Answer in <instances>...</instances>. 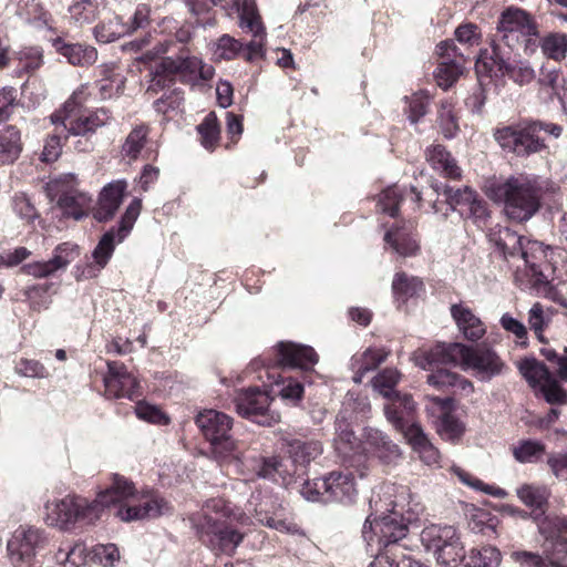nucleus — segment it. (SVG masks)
Wrapping results in <instances>:
<instances>
[{
  "label": "nucleus",
  "instance_id": "obj_30",
  "mask_svg": "<svg viewBox=\"0 0 567 567\" xmlns=\"http://www.w3.org/2000/svg\"><path fill=\"white\" fill-rule=\"evenodd\" d=\"M405 439L419 454L421 461L429 465H437L440 461L439 450L430 442L419 424H411L405 431Z\"/></svg>",
  "mask_w": 567,
  "mask_h": 567
},
{
  "label": "nucleus",
  "instance_id": "obj_37",
  "mask_svg": "<svg viewBox=\"0 0 567 567\" xmlns=\"http://www.w3.org/2000/svg\"><path fill=\"white\" fill-rule=\"evenodd\" d=\"M103 9V0H80L69 7V13L71 20L82 27L94 22Z\"/></svg>",
  "mask_w": 567,
  "mask_h": 567
},
{
  "label": "nucleus",
  "instance_id": "obj_6",
  "mask_svg": "<svg viewBox=\"0 0 567 567\" xmlns=\"http://www.w3.org/2000/svg\"><path fill=\"white\" fill-rule=\"evenodd\" d=\"M487 237L505 259L518 258L522 260L524 266L529 268L535 284L547 282L539 265V261L546 257L542 243L529 240L509 227L501 225L491 228Z\"/></svg>",
  "mask_w": 567,
  "mask_h": 567
},
{
  "label": "nucleus",
  "instance_id": "obj_38",
  "mask_svg": "<svg viewBox=\"0 0 567 567\" xmlns=\"http://www.w3.org/2000/svg\"><path fill=\"white\" fill-rule=\"evenodd\" d=\"M517 497L527 507L539 509L542 514L548 504L550 491L545 485L523 484L516 489Z\"/></svg>",
  "mask_w": 567,
  "mask_h": 567
},
{
  "label": "nucleus",
  "instance_id": "obj_21",
  "mask_svg": "<svg viewBox=\"0 0 567 567\" xmlns=\"http://www.w3.org/2000/svg\"><path fill=\"white\" fill-rule=\"evenodd\" d=\"M492 64L489 71L499 72L508 75L515 83L525 85L535 79V71L527 61H509V51L501 48L497 43L493 47V53L489 56Z\"/></svg>",
  "mask_w": 567,
  "mask_h": 567
},
{
  "label": "nucleus",
  "instance_id": "obj_41",
  "mask_svg": "<svg viewBox=\"0 0 567 567\" xmlns=\"http://www.w3.org/2000/svg\"><path fill=\"white\" fill-rule=\"evenodd\" d=\"M333 442L336 450L342 455H348L359 446V439L355 436L344 416H337L336 437Z\"/></svg>",
  "mask_w": 567,
  "mask_h": 567
},
{
  "label": "nucleus",
  "instance_id": "obj_45",
  "mask_svg": "<svg viewBox=\"0 0 567 567\" xmlns=\"http://www.w3.org/2000/svg\"><path fill=\"white\" fill-rule=\"evenodd\" d=\"M539 45L545 56L560 61L565 59L567 53V34L549 33L540 39Z\"/></svg>",
  "mask_w": 567,
  "mask_h": 567
},
{
  "label": "nucleus",
  "instance_id": "obj_23",
  "mask_svg": "<svg viewBox=\"0 0 567 567\" xmlns=\"http://www.w3.org/2000/svg\"><path fill=\"white\" fill-rule=\"evenodd\" d=\"M126 189L127 182L125 179L113 181L105 185L100 193L94 218L99 221L112 219L124 199Z\"/></svg>",
  "mask_w": 567,
  "mask_h": 567
},
{
  "label": "nucleus",
  "instance_id": "obj_39",
  "mask_svg": "<svg viewBox=\"0 0 567 567\" xmlns=\"http://www.w3.org/2000/svg\"><path fill=\"white\" fill-rule=\"evenodd\" d=\"M18 68L16 75H31L44 64L43 49L40 47H25L17 52Z\"/></svg>",
  "mask_w": 567,
  "mask_h": 567
},
{
  "label": "nucleus",
  "instance_id": "obj_14",
  "mask_svg": "<svg viewBox=\"0 0 567 567\" xmlns=\"http://www.w3.org/2000/svg\"><path fill=\"white\" fill-rule=\"evenodd\" d=\"M494 137L503 150L522 157L540 153L546 148L532 121L499 127L494 132Z\"/></svg>",
  "mask_w": 567,
  "mask_h": 567
},
{
  "label": "nucleus",
  "instance_id": "obj_19",
  "mask_svg": "<svg viewBox=\"0 0 567 567\" xmlns=\"http://www.w3.org/2000/svg\"><path fill=\"white\" fill-rule=\"evenodd\" d=\"M75 184L76 177L69 174L55 179L50 186V192L60 193L58 205L65 216L80 220L86 216L92 198L89 194L75 188Z\"/></svg>",
  "mask_w": 567,
  "mask_h": 567
},
{
  "label": "nucleus",
  "instance_id": "obj_36",
  "mask_svg": "<svg viewBox=\"0 0 567 567\" xmlns=\"http://www.w3.org/2000/svg\"><path fill=\"white\" fill-rule=\"evenodd\" d=\"M287 446L288 453L292 458L293 463L303 467L309 465L323 452L321 442L317 440H291L287 441Z\"/></svg>",
  "mask_w": 567,
  "mask_h": 567
},
{
  "label": "nucleus",
  "instance_id": "obj_54",
  "mask_svg": "<svg viewBox=\"0 0 567 567\" xmlns=\"http://www.w3.org/2000/svg\"><path fill=\"white\" fill-rule=\"evenodd\" d=\"M545 445L538 441L526 440L513 449V455L519 463H534L542 457Z\"/></svg>",
  "mask_w": 567,
  "mask_h": 567
},
{
  "label": "nucleus",
  "instance_id": "obj_22",
  "mask_svg": "<svg viewBox=\"0 0 567 567\" xmlns=\"http://www.w3.org/2000/svg\"><path fill=\"white\" fill-rule=\"evenodd\" d=\"M276 351L277 361L284 368L311 370L318 362V354L309 346L281 341Z\"/></svg>",
  "mask_w": 567,
  "mask_h": 567
},
{
  "label": "nucleus",
  "instance_id": "obj_32",
  "mask_svg": "<svg viewBox=\"0 0 567 567\" xmlns=\"http://www.w3.org/2000/svg\"><path fill=\"white\" fill-rule=\"evenodd\" d=\"M225 12L228 17L237 13L239 18V27L251 32L254 38L265 34L266 30L261 22V17L259 16L255 0H244L241 4L240 0H237V6L235 8H229V10Z\"/></svg>",
  "mask_w": 567,
  "mask_h": 567
},
{
  "label": "nucleus",
  "instance_id": "obj_51",
  "mask_svg": "<svg viewBox=\"0 0 567 567\" xmlns=\"http://www.w3.org/2000/svg\"><path fill=\"white\" fill-rule=\"evenodd\" d=\"M202 144L206 150H213L219 140L220 127L214 112L208 113L197 126Z\"/></svg>",
  "mask_w": 567,
  "mask_h": 567
},
{
  "label": "nucleus",
  "instance_id": "obj_43",
  "mask_svg": "<svg viewBox=\"0 0 567 567\" xmlns=\"http://www.w3.org/2000/svg\"><path fill=\"white\" fill-rule=\"evenodd\" d=\"M127 33L130 28L120 17H113L94 28L95 39L101 43L113 42Z\"/></svg>",
  "mask_w": 567,
  "mask_h": 567
},
{
  "label": "nucleus",
  "instance_id": "obj_25",
  "mask_svg": "<svg viewBox=\"0 0 567 567\" xmlns=\"http://www.w3.org/2000/svg\"><path fill=\"white\" fill-rule=\"evenodd\" d=\"M51 123L54 125L53 133L50 134L43 146L42 161L47 163L54 162L59 158L62 152L63 143L72 136L69 131L68 120L69 116L63 115L61 112H54L50 116Z\"/></svg>",
  "mask_w": 567,
  "mask_h": 567
},
{
  "label": "nucleus",
  "instance_id": "obj_31",
  "mask_svg": "<svg viewBox=\"0 0 567 567\" xmlns=\"http://www.w3.org/2000/svg\"><path fill=\"white\" fill-rule=\"evenodd\" d=\"M111 118V112L105 107H100L89 115H83L78 118L69 116L66 123L72 136H86L89 134H93L97 128L109 124Z\"/></svg>",
  "mask_w": 567,
  "mask_h": 567
},
{
  "label": "nucleus",
  "instance_id": "obj_60",
  "mask_svg": "<svg viewBox=\"0 0 567 567\" xmlns=\"http://www.w3.org/2000/svg\"><path fill=\"white\" fill-rule=\"evenodd\" d=\"M402 200L401 192L396 186L389 187L379 195L378 205L382 213L396 217Z\"/></svg>",
  "mask_w": 567,
  "mask_h": 567
},
{
  "label": "nucleus",
  "instance_id": "obj_1",
  "mask_svg": "<svg viewBox=\"0 0 567 567\" xmlns=\"http://www.w3.org/2000/svg\"><path fill=\"white\" fill-rule=\"evenodd\" d=\"M388 512L383 516L369 515L362 536L371 547L377 542V550H393L398 554L403 548L399 542L406 537L409 525L419 519L423 506L414 499L408 487L401 486Z\"/></svg>",
  "mask_w": 567,
  "mask_h": 567
},
{
  "label": "nucleus",
  "instance_id": "obj_35",
  "mask_svg": "<svg viewBox=\"0 0 567 567\" xmlns=\"http://www.w3.org/2000/svg\"><path fill=\"white\" fill-rule=\"evenodd\" d=\"M22 152V142L20 131L8 125L0 130V165L14 163Z\"/></svg>",
  "mask_w": 567,
  "mask_h": 567
},
{
  "label": "nucleus",
  "instance_id": "obj_56",
  "mask_svg": "<svg viewBox=\"0 0 567 567\" xmlns=\"http://www.w3.org/2000/svg\"><path fill=\"white\" fill-rule=\"evenodd\" d=\"M475 194L476 193L467 186L464 188H454L445 185L443 188V195L445 196L447 204L454 210L460 209L462 214L464 213V208L467 204L473 200Z\"/></svg>",
  "mask_w": 567,
  "mask_h": 567
},
{
  "label": "nucleus",
  "instance_id": "obj_34",
  "mask_svg": "<svg viewBox=\"0 0 567 567\" xmlns=\"http://www.w3.org/2000/svg\"><path fill=\"white\" fill-rule=\"evenodd\" d=\"M412 225L409 227H395L385 233L384 240L392 249L404 257L417 254L420 246L411 234Z\"/></svg>",
  "mask_w": 567,
  "mask_h": 567
},
{
  "label": "nucleus",
  "instance_id": "obj_24",
  "mask_svg": "<svg viewBox=\"0 0 567 567\" xmlns=\"http://www.w3.org/2000/svg\"><path fill=\"white\" fill-rule=\"evenodd\" d=\"M539 532L550 544L549 549L558 560L567 557V517L545 518L539 525Z\"/></svg>",
  "mask_w": 567,
  "mask_h": 567
},
{
  "label": "nucleus",
  "instance_id": "obj_27",
  "mask_svg": "<svg viewBox=\"0 0 567 567\" xmlns=\"http://www.w3.org/2000/svg\"><path fill=\"white\" fill-rule=\"evenodd\" d=\"M52 45L72 65L89 66L97 60V51L91 45L66 43L61 38L54 39Z\"/></svg>",
  "mask_w": 567,
  "mask_h": 567
},
{
  "label": "nucleus",
  "instance_id": "obj_2",
  "mask_svg": "<svg viewBox=\"0 0 567 567\" xmlns=\"http://www.w3.org/2000/svg\"><path fill=\"white\" fill-rule=\"evenodd\" d=\"M131 485L118 474H114L112 484L97 497L89 502L80 496L68 495L61 499L49 501L44 505V520L49 526L68 530L78 522L92 524L101 517L104 508H111L114 499L131 494Z\"/></svg>",
  "mask_w": 567,
  "mask_h": 567
},
{
  "label": "nucleus",
  "instance_id": "obj_11",
  "mask_svg": "<svg viewBox=\"0 0 567 567\" xmlns=\"http://www.w3.org/2000/svg\"><path fill=\"white\" fill-rule=\"evenodd\" d=\"M537 35V25L529 13L518 8H508L499 17L492 48L499 43L501 48L505 45L513 50L523 39H526L527 47L532 38Z\"/></svg>",
  "mask_w": 567,
  "mask_h": 567
},
{
  "label": "nucleus",
  "instance_id": "obj_9",
  "mask_svg": "<svg viewBox=\"0 0 567 567\" xmlns=\"http://www.w3.org/2000/svg\"><path fill=\"white\" fill-rule=\"evenodd\" d=\"M421 542L442 566L454 567L465 558L464 545L457 530L451 525L426 526L421 532Z\"/></svg>",
  "mask_w": 567,
  "mask_h": 567
},
{
  "label": "nucleus",
  "instance_id": "obj_3",
  "mask_svg": "<svg viewBox=\"0 0 567 567\" xmlns=\"http://www.w3.org/2000/svg\"><path fill=\"white\" fill-rule=\"evenodd\" d=\"M415 365L431 369L435 362L460 363L465 371L472 370L481 381H489L507 369L505 362L492 349L486 347H468L462 343H437L427 351L413 354Z\"/></svg>",
  "mask_w": 567,
  "mask_h": 567
},
{
  "label": "nucleus",
  "instance_id": "obj_46",
  "mask_svg": "<svg viewBox=\"0 0 567 567\" xmlns=\"http://www.w3.org/2000/svg\"><path fill=\"white\" fill-rule=\"evenodd\" d=\"M437 122L444 137L453 138L456 136L460 127L454 112V104L451 100H444L441 102L437 112Z\"/></svg>",
  "mask_w": 567,
  "mask_h": 567
},
{
  "label": "nucleus",
  "instance_id": "obj_16",
  "mask_svg": "<svg viewBox=\"0 0 567 567\" xmlns=\"http://www.w3.org/2000/svg\"><path fill=\"white\" fill-rule=\"evenodd\" d=\"M272 399L266 391L249 388L234 399L237 413L262 426H271L280 421V414L270 409Z\"/></svg>",
  "mask_w": 567,
  "mask_h": 567
},
{
  "label": "nucleus",
  "instance_id": "obj_4",
  "mask_svg": "<svg viewBox=\"0 0 567 567\" xmlns=\"http://www.w3.org/2000/svg\"><path fill=\"white\" fill-rule=\"evenodd\" d=\"M230 515L231 509L224 499L212 498L189 520L204 545L216 554L230 556L245 537V533L231 524Z\"/></svg>",
  "mask_w": 567,
  "mask_h": 567
},
{
  "label": "nucleus",
  "instance_id": "obj_28",
  "mask_svg": "<svg viewBox=\"0 0 567 567\" xmlns=\"http://www.w3.org/2000/svg\"><path fill=\"white\" fill-rule=\"evenodd\" d=\"M389 403L384 405V414L386 420L393 426L405 435L406 429L410 426L405 422V416H409L415 408L414 401L410 394L394 393Z\"/></svg>",
  "mask_w": 567,
  "mask_h": 567
},
{
  "label": "nucleus",
  "instance_id": "obj_57",
  "mask_svg": "<svg viewBox=\"0 0 567 567\" xmlns=\"http://www.w3.org/2000/svg\"><path fill=\"white\" fill-rule=\"evenodd\" d=\"M80 255L79 246L73 243H62L53 251L51 261L56 271L65 269Z\"/></svg>",
  "mask_w": 567,
  "mask_h": 567
},
{
  "label": "nucleus",
  "instance_id": "obj_42",
  "mask_svg": "<svg viewBox=\"0 0 567 567\" xmlns=\"http://www.w3.org/2000/svg\"><path fill=\"white\" fill-rule=\"evenodd\" d=\"M86 557V547L82 543H64L55 553V559L62 567H82Z\"/></svg>",
  "mask_w": 567,
  "mask_h": 567
},
{
  "label": "nucleus",
  "instance_id": "obj_58",
  "mask_svg": "<svg viewBox=\"0 0 567 567\" xmlns=\"http://www.w3.org/2000/svg\"><path fill=\"white\" fill-rule=\"evenodd\" d=\"M243 49L244 43L229 34H223L216 42L214 54L220 60L229 61L241 54Z\"/></svg>",
  "mask_w": 567,
  "mask_h": 567
},
{
  "label": "nucleus",
  "instance_id": "obj_10",
  "mask_svg": "<svg viewBox=\"0 0 567 567\" xmlns=\"http://www.w3.org/2000/svg\"><path fill=\"white\" fill-rule=\"evenodd\" d=\"M142 208V200L134 198L127 206L124 215L121 218L117 229L111 228L100 239L99 244L92 252L93 262L83 270L84 278L95 277L96 274L103 269L111 259L116 244H120L130 234L134 223L140 216Z\"/></svg>",
  "mask_w": 567,
  "mask_h": 567
},
{
  "label": "nucleus",
  "instance_id": "obj_49",
  "mask_svg": "<svg viewBox=\"0 0 567 567\" xmlns=\"http://www.w3.org/2000/svg\"><path fill=\"white\" fill-rule=\"evenodd\" d=\"M463 66L460 61H441L434 71L436 83L443 90L450 89L460 78Z\"/></svg>",
  "mask_w": 567,
  "mask_h": 567
},
{
  "label": "nucleus",
  "instance_id": "obj_26",
  "mask_svg": "<svg viewBox=\"0 0 567 567\" xmlns=\"http://www.w3.org/2000/svg\"><path fill=\"white\" fill-rule=\"evenodd\" d=\"M451 316L465 339L477 341L486 333L483 321L464 303H454L450 308Z\"/></svg>",
  "mask_w": 567,
  "mask_h": 567
},
{
  "label": "nucleus",
  "instance_id": "obj_12",
  "mask_svg": "<svg viewBox=\"0 0 567 567\" xmlns=\"http://www.w3.org/2000/svg\"><path fill=\"white\" fill-rule=\"evenodd\" d=\"M196 424L215 454L225 457L237 450V442L231 436L233 419L226 413L205 410L196 416Z\"/></svg>",
  "mask_w": 567,
  "mask_h": 567
},
{
  "label": "nucleus",
  "instance_id": "obj_29",
  "mask_svg": "<svg viewBox=\"0 0 567 567\" xmlns=\"http://www.w3.org/2000/svg\"><path fill=\"white\" fill-rule=\"evenodd\" d=\"M364 442L369 451L384 463H390L401 456L400 447L393 443L386 434L378 429H365Z\"/></svg>",
  "mask_w": 567,
  "mask_h": 567
},
{
  "label": "nucleus",
  "instance_id": "obj_62",
  "mask_svg": "<svg viewBox=\"0 0 567 567\" xmlns=\"http://www.w3.org/2000/svg\"><path fill=\"white\" fill-rule=\"evenodd\" d=\"M540 354L548 361L558 378L567 382V355L557 353L556 350L550 347L542 348Z\"/></svg>",
  "mask_w": 567,
  "mask_h": 567
},
{
  "label": "nucleus",
  "instance_id": "obj_55",
  "mask_svg": "<svg viewBox=\"0 0 567 567\" xmlns=\"http://www.w3.org/2000/svg\"><path fill=\"white\" fill-rule=\"evenodd\" d=\"M464 431V424L455 415L446 413L440 419L437 432L443 440L455 442Z\"/></svg>",
  "mask_w": 567,
  "mask_h": 567
},
{
  "label": "nucleus",
  "instance_id": "obj_15",
  "mask_svg": "<svg viewBox=\"0 0 567 567\" xmlns=\"http://www.w3.org/2000/svg\"><path fill=\"white\" fill-rule=\"evenodd\" d=\"M519 372L533 389H538L550 404H566L567 391L555 379L549 368L535 358H526L518 364Z\"/></svg>",
  "mask_w": 567,
  "mask_h": 567
},
{
  "label": "nucleus",
  "instance_id": "obj_53",
  "mask_svg": "<svg viewBox=\"0 0 567 567\" xmlns=\"http://www.w3.org/2000/svg\"><path fill=\"white\" fill-rule=\"evenodd\" d=\"M147 134L148 128L145 125L133 128L122 146L123 155L131 159H136L145 145Z\"/></svg>",
  "mask_w": 567,
  "mask_h": 567
},
{
  "label": "nucleus",
  "instance_id": "obj_13",
  "mask_svg": "<svg viewBox=\"0 0 567 567\" xmlns=\"http://www.w3.org/2000/svg\"><path fill=\"white\" fill-rule=\"evenodd\" d=\"M199 66L200 59L189 55L186 49L181 50L176 58H163L151 72L152 79L147 92L157 94L159 91L171 86L177 75L182 79H192L197 75Z\"/></svg>",
  "mask_w": 567,
  "mask_h": 567
},
{
  "label": "nucleus",
  "instance_id": "obj_20",
  "mask_svg": "<svg viewBox=\"0 0 567 567\" xmlns=\"http://www.w3.org/2000/svg\"><path fill=\"white\" fill-rule=\"evenodd\" d=\"M104 377L105 393L109 398L136 400L143 395L141 383L121 362H109Z\"/></svg>",
  "mask_w": 567,
  "mask_h": 567
},
{
  "label": "nucleus",
  "instance_id": "obj_44",
  "mask_svg": "<svg viewBox=\"0 0 567 567\" xmlns=\"http://www.w3.org/2000/svg\"><path fill=\"white\" fill-rule=\"evenodd\" d=\"M464 559L466 567H498L502 556L496 547L485 546L481 549H472Z\"/></svg>",
  "mask_w": 567,
  "mask_h": 567
},
{
  "label": "nucleus",
  "instance_id": "obj_64",
  "mask_svg": "<svg viewBox=\"0 0 567 567\" xmlns=\"http://www.w3.org/2000/svg\"><path fill=\"white\" fill-rule=\"evenodd\" d=\"M136 416L154 424H167L168 417L156 406L138 402L135 406Z\"/></svg>",
  "mask_w": 567,
  "mask_h": 567
},
{
  "label": "nucleus",
  "instance_id": "obj_63",
  "mask_svg": "<svg viewBox=\"0 0 567 567\" xmlns=\"http://www.w3.org/2000/svg\"><path fill=\"white\" fill-rule=\"evenodd\" d=\"M408 103V117L411 123L415 124L427 112L429 99L426 95L417 93L411 97H405Z\"/></svg>",
  "mask_w": 567,
  "mask_h": 567
},
{
  "label": "nucleus",
  "instance_id": "obj_50",
  "mask_svg": "<svg viewBox=\"0 0 567 567\" xmlns=\"http://www.w3.org/2000/svg\"><path fill=\"white\" fill-rule=\"evenodd\" d=\"M392 289L395 296L410 298L423 291L424 285L423 281L416 277H409L404 272H398L393 279Z\"/></svg>",
  "mask_w": 567,
  "mask_h": 567
},
{
  "label": "nucleus",
  "instance_id": "obj_7",
  "mask_svg": "<svg viewBox=\"0 0 567 567\" xmlns=\"http://www.w3.org/2000/svg\"><path fill=\"white\" fill-rule=\"evenodd\" d=\"M131 485V494L122 499H114L111 507L115 516L123 522L157 518L172 511L169 503L154 491L137 492L134 484L122 476Z\"/></svg>",
  "mask_w": 567,
  "mask_h": 567
},
{
  "label": "nucleus",
  "instance_id": "obj_17",
  "mask_svg": "<svg viewBox=\"0 0 567 567\" xmlns=\"http://www.w3.org/2000/svg\"><path fill=\"white\" fill-rule=\"evenodd\" d=\"M47 537L35 527L20 526L8 542L7 549L11 563L17 567H30L38 550L44 548Z\"/></svg>",
  "mask_w": 567,
  "mask_h": 567
},
{
  "label": "nucleus",
  "instance_id": "obj_40",
  "mask_svg": "<svg viewBox=\"0 0 567 567\" xmlns=\"http://www.w3.org/2000/svg\"><path fill=\"white\" fill-rule=\"evenodd\" d=\"M547 557L538 553L527 550H514L511 553V559L519 567H567L560 560L553 556L551 549L546 547Z\"/></svg>",
  "mask_w": 567,
  "mask_h": 567
},
{
  "label": "nucleus",
  "instance_id": "obj_47",
  "mask_svg": "<svg viewBox=\"0 0 567 567\" xmlns=\"http://www.w3.org/2000/svg\"><path fill=\"white\" fill-rule=\"evenodd\" d=\"M389 352L384 349L368 348L360 354L351 358V369H361L363 371H373L388 358Z\"/></svg>",
  "mask_w": 567,
  "mask_h": 567
},
{
  "label": "nucleus",
  "instance_id": "obj_59",
  "mask_svg": "<svg viewBox=\"0 0 567 567\" xmlns=\"http://www.w3.org/2000/svg\"><path fill=\"white\" fill-rule=\"evenodd\" d=\"M470 527L474 533L482 534L488 538L496 536V518L485 511H480L472 516Z\"/></svg>",
  "mask_w": 567,
  "mask_h": 567
},
{
  "label": "nucleus",
  "instance_id": "obj_18",
  "mask_svg": "<svg viewBox=\"0 0 567 567\" xmlns=\"http://www.w3.org/2000/svg\"><path fill=\"white\" fill-rule=\"evenodd\" d=\"M254 517L262 525L287 534H296L299 528L286 507L272 495L252 497L250 501Z\"/></svg>",
  "mask_w": 567,
  "mask_h": 567
},
{
  "label": "nucleus",
  "instance_id": "obj_5",
  "mask_svg": "<svg viewBox=\"0 0 567 567\" xmlns=\"http://www.w3.org/2000/svg\"><path fill=\"white\" fill-rule=\"evenodd\" d=\"M489 196L504 203V212L509 219L523 223L539 210L543 187L538 177L522 174L493 184Z\"/></svg>",
  "mask_w": 567,
  "mask_h": 567
},
{
  "label": "nucleus",
  "instance_id": "obj_48",
  "mask_svg": "<svg viewBox=\"0 0 567 567\" xmlns=\"http://www.w3.org/2000/svg\"><path fill=\"white\" fill-rule=\"evenodd\" d=\"M400 378L401 374L396 369L386 368L372 379L373 389L383 398L391 399L394 393H399L395 386Z\"/></svg>",
  "mask_w": 567,
  "mask_h": 567
},
{
  "label": "nucleus",
  "instance_id": "obj_33",
  "mask_svg": "<svg viewBox=\"0 0 567 567\" xmlns=\"http://www.w3.org/2000/svg\"><path fill=\"white\" fill-rule=\"evenodd\" d=\"M426 159L435 171L441 172L445 177L457 179L462 175V171L456 164V161L442 145L429 147L426 150Z\"/></svg>",
  "mask_w": 567,
  "mask_h": 567
},
{
  "label": "nucleus",
  "instance_id": "obj_8",
  "mask_svg": "<svg viewBox=\"0 0 567 567\" xmlns=\"http://www.w3.org/2000/svg\"><path fill=\"white\" fill-rule=\"evenodd\" d=\"M300 493L311 502L351 503L357 495V488L351 472L334 471L323 477L306 481Z\"/></svg>",
  "mask_w": 567,
  "mask_h": 567
},
{
  "label": "nucleus",
  "instance_id": "obj_52",
  "mask_svg": "<svg viewBox=\"0 0 567 567\" xmlns=\"http://www.w3.org/2000/svg\"><path fill=\"white\" fill-rule=\"evenodd\" d=\"M446 364L447 363L435 362L431 369H426L431 372L426 379L427 383L439 391H446L452 388L455 380H457V373L441 367Z\"/></svg>",
  "mask_w": 567,
  "mask_h": 567
},
{
  "label": "nucleus",
  "instance_id": "obj_61",
  "mask_svg": "<svg viewBox=\"0 0 567 567\" xmlns=\"http://www.w3.org/2000/svg\"><path fill=\"white\" fill-rule=\"evenodd\" d=\"M16 372L21 377L44 379L49 377L48 369L39 361L21 358L14 367Z\"/></svg>",
  "mask_w": 567,
  "mask_h": 567
}]
</instances>
